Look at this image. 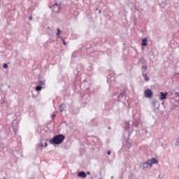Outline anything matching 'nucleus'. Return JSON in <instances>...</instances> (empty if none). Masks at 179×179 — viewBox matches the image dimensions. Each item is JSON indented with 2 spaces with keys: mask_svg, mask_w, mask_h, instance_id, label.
<instances>
[{
  "mask_svg": "<svg viewBox=\"0 0 179 179\" xmlns=\"http://www.w3.org/2000/svg\"><path fill=\"white\" fill-rule=\"evenodd\" d=\"M64 139H65V136L62 134H59L57 136H55L52 139H50L49 142L52 145H61V143L64 142Z\"/></svg>",
  "mask_w": 179,
  "mask_h": 179,
  "instance_id": "f257e3e1",
  "label": "nucleus"
},
{
  "mask_svg": "<svg viewBox=\"0 0 179 179\" xmlns=\"http://www.w3.org/2000/svg\"><path fill=\"white\" fill-rule=\"evenodd\" d=\"M158 162L156 158H152L151 159H148L147 162L144 163V166L148 165L150 168L153 164H157Z\"/></svg>",
  "mask_w": 179,
  "mask_h": 179,
  "instance_id": "f03ea898",
  "label": "nucleus"
},
{
  "mask_svg": "<svg viewBox=\"0 0 179 179\" xmlns=\"http://www.w3.org/2000/svg\"><path fill=\"white\" fill-rule=\"evenodd\" d=\"M144 94L145 97L150 98L153 96V92H152V90L148 89L144 92Z\"/></svg>",
  "mask_w": 179,
  "mask_h": 179,
  "instance_id": "7ed1b4c3",
  "label": "nucleus"
},
{
  "mask_svg": "<svg viewBox=\"0 0 179 179\" xmlns=\"http://www.w3.org/2000/svg\"><path fill=\"white\" fill-rule=\"evenodd\" d=\"M160 100H166L167 96H169V92L164 93L163 92H160Z\"/></svg>",
  "mask_w": 179,
  "mask_h": 179,
  "instance_id": "20e7f679",
  "label": "nucleus"
},
{
  "mask_svg": "<svg viewBox=\"0 0 179 179\" xmlns=\"http://www.w3.org/2000/svg\"><path fill=\"white\" fill-rule=\"evenodd\" d=\"M78 177H81L82 178H86V177H87V175H86V173L81 171L78 173Z\"/></svg>",
  "mask_w": 179,
  "mask_h": 179,
  "instance_id": "39448f33",
  "label": "nucleus"
},
{
  "mask_svg": "<svg viewBox=\"0 0 179 179\" xmlns=\"http://www.w3.org/2000/svg\"><path fill=\"white\" fill-rule=\"evenodd\" d=\"M148 38H145L142 40V43L141 45H143V47H146V45H148Z\"/></svg>",
  "mask_w": 179,
  "mask_h": 179,
  "instance_id": "423d86ee",
  "label": "nucleus"
},
{
  "mask_svg": "<svg viewBox=\"0 0 179 179\" xmlns=\"http://www.w3.org/2000/svg\"><path fill=\"white\" fill-rule=\"evenodd\" d=\"M143 76L145 82H148L149 81V76H148L147 74H143Z\"/></svg>",
  "mask_w": 179,
  "mask_h": 179,
  "instance_id": "0eeeda50",
  "label": "nucleus"
},
{
  "mask_svg": "<svg viewBox=\"0 0 179 179\" xmlns=\"http://www.w3.org/2000/svg\"><path fill=\"white\" fill-rule=\"evenodd\" d=\"M64 110H65V104L63 103L60 106V111H64Z\"/></svg>",
  "mask_w": 179,
  "mask_h": 179,
  "instance_id": "6e6552de",
  "label": "nucleus"
},
{
  "mask_svg": "<svg viewBox=\"0 0 179 179\" xmlns=\"http://www.w3.org/2000/svg\"><path fill=\"white\" fill-rule=\"evenodd\" d=\"M57 32L56 34H57V37H59V34H61L62 33V31L59 28H57Z\"/></svg>",
  "mask_w": 179,
  "mask_h": 179,
  "instance_id": "1a4fd4ad",
  "label": "nucleus"
},
{
  "mask_svg": "<svg viewBox=\"0 0 179 179\" xmlns=\"http://www.w3.org/2000/svg\"><path fill=\"white\" fill-rule=\"evenodd\" d=\"M42 89H43V87L38 86V85L36 87V92H40L41 90H42Z\"/></svg>",
  "mask_w": 179,
  "mask_h": 179,
  "instance_id": "9d476101",
  "label": "nucleus"
},
{
  "mask_svg": "<svg viewBox=\"0 0 179 179\" xmlns=\"http://www.w3.org/2000/svg\"><path fill=\"white\" fill-rule=\"evenodd\" d=\"M38 83H39V85H43V86H44V85H45V81H39Z\"/></svg>",
  "mask_w": 179,
  "mask_h": 179,
  "instance_id": "9b49d317",
  "label": "nucleus"
},
{
  "mask_svg": "<svg viewBox=\"0 0 179 179\" xmlns=\"http://www.w3.org/2000/svg\"><path fill=\"white\" fill-rule=\"evenodd\" d=\"M55 6H57V9H58V10H59L61 6H59L58 4H55V5H53V8H55Z\"/></svg>",
  "mask_w": 179,
  "mask_h": 179,
  "instance_id": "f8f14e48",
  "label": "nucleus"
},
{
  "mask_svg": "<svg viewBox=\"0 0 179 179\" xmlns=\"http://www.w3.org/2000/svg\"><path fill=\"white\" fill-rule=\"evenodd\" d=\"M3 66V68L5 69H6V68H8V64H4Z\"/></svg>",
  "mask_w": 179,
  "mask_h": 179,
  "instance_id": "ddd939ff",
  "label": "nucleus"
},
{
  "mask_svg": "<svg viewBox=\"0 0 179 179\" xmlns=\"http://www.w3.org/2000/svg\"><path fill=\"white\" fill-rule=\"evenodd\" d=\"M142 68H143V69H145V71H146V69H148V66H143Z\"/></svg>",
  "mask_w": 179,
  "mask_h": 179,
  "instance_id": "4468645a",
  "label": "nucleus"
},
{
  "mask_svg": "<svg viewBox=\"0 0 179 179\" xmlns=\"http://www.w3.org/2000/svg\"><path fill=\"white\" fill-rule=\"evenodd\" d=\"M176 145L179 146V138L176 141Z\"/></svg>",
  "mask_w": 179,
  "mask_h": 179,
  "instance_id": "2eb2a0df",
  "label": "nucleus"
},
{
  "mask_svg": "<svg viewBox=\"0 0 179 179\" xmlns=\"http://www.w3.org/2000/svg\"><path fill=\"white\" fill-rule=\"evenodd\" d=\"M63 44H64V45H66V43L64 40H63Z\"/></svg>",
  "mask_w": 179,
  "mask_h": 179,
  "instance_id": "dca6fc26",
  "label": "nucleus"
},
{
  "mask_svg": "<svg viewBox=\"0 0 179 179\" xmlns=\"http://www.w3.org/2000/svg\"><path fill=\"white\" fill-rule=\"evenodd\" d=\"M48 146V144L47 143H45V148H47Z\"/></svg>",
  "mask_w": 179,
  "mask_h": 179,
  "instance_id": "f3484780",
  "label": "nucleus"
},
{
  "mask_svg": "<svg viewBox=\"0 0 179 179\" xmlns=\"http://www.w3.org/2000/svg\"><path fill=\"white\" fill-rule=\"evenodd\" d=\"M107 153H108V155H111V152L110 151H108Z\"/></svg>",
  "mask_w": 179,
  "mask_h": 179,
  "instance_id": "a211bd4d",
  "label": "nucleus"
},
{
  "mask_svg": "<svg viewBox=\"0 0 179 179\" xmlns=\"http://www.w3.org/2000/svg\"><path fill=\"white\" fill-rule=\"evenodd\" d=\"M29 20H33V17H29Z\"/></svg>",
  "mask_w": 179,
  "mask_h": 179,
  "instance_id": "6ab92c4d",
  "label": "nucleus"
},
{
  "mask_svg": "<svg viewBox=\"0 0 179 179\" xmlns=\"http://www.w3.org/2000/svg\"><path fill=\"white\" fill-rule=\"evenodd\" d=\"M87 174H88V176L90 175V172L88 171V172L87 173Z\"/></svg>",
  "mask_w": 179,
  "mask_h": 179,
  "instance_id": "aec40b11",
  "label": "nucleus"
},
{
  "mask_svg": "<svg viewBox=\"0 0 179 179\" xmlns=\"http://www.w3.org/2000/svg\"><path fill=\"white\" fill-rule=\"evenodd\" d=\"M41 146H43V144H41Z\"/></svg>",
  "mask_w": 179,
  "mask_h": 179,
  "instance_id": "412c9836",
  "label": "nucleus"
}]
</instances>
